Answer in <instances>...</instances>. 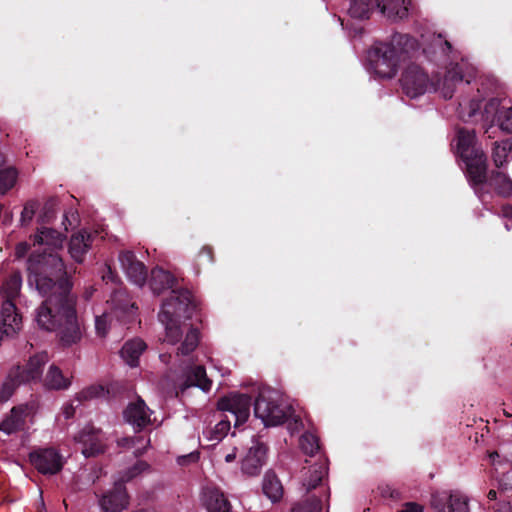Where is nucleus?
Instances as JSON below:
<instances>
[{
	"label": "nucleus",
	"mask_w": 512,
	"mask_h": 512,
	"mask_svg": "<svg viewBox=\"0 0 512 512\" xmlns=\"http://www.w3.org/2000/svg\"><path fill=\"white\" fill-rule=\"evenodd\" d=\"M262 489L264 494L272 501L277 502L283 496V486L273 471H267L264 479Z\"/></svg>",
	"instance_id": "nucleus-29"
},
{
	"label": "nucleus",
	"mask_w": 512,
	"mask_h": 512,
	"mask_svg": "<svg viewBox=\"0 0 512 512\" xmlns=\"http://www.w3.org/2000/svg\"><path fill=\"white\" fill-rule=\"evenodd\" d=\"M55 216V200L50 199L48 200L43 208L42 211L38 217V222L42 225L50 223L51 220Z\"/></svg>",
	"instance_id": "nucleus-40"
},
{
	"label": "nucleus",
	"mask_w": 512,
	"mask_h": 512,
	"mask_svg": "<svg viewBox=\"0 0 512 512\" xmlns=\"http://www.w3.org/2000/svg\"><path fill=\"white\" fill-rule=\"evenodd\" d=\"M42 382L45 389L56 391L68 389L71 385V380L64 376L62 370L55 364L50 365Z\"/></svg>",
	"instance_id": "nucleus-26"
},
{
	"label": "nucleus",
	"mask_w": 512,
	"mask_h": 512,
	"mask_svg": "<svg viewBox=\"0 0 512 512\" xmlns=\"http://www.w3.org/2000/svg\"><path fill=\"white\" fill-rule=\"evenodd\" d=\"M18 171L14 167L0 169V193L5 194L12 189L17 181Z\"/></svg>",
	"instance_id": "nucleus-32"
},
{
	"label": "nucleus",
	"mask_w": 512,
	"mask_h": 512,
	"mask_svg": "<svg viewBox=\"0 0 512 512\" xmlns=\"http://www.w3.org/2000/svg\"><path fill=\"white\" fill-rule=\"evenodd\" d=\"M49 361V355L46 351L36 353L31 356L25 365H17L9 372L11 380L30 384L42 381L43 368Z\"/></svg>",
	"instance_id": "nucleus-9"
},
{
	"label": "nucleus",
	"mask_w": 512,
	"mask_h": 512,
	"mask_svg": "<svg viewBox=\"0 0 512 512\" xmlns=\"http://www.w3.org/2000/svg\"><path fill=\"white\" fill-rule=\"evenodd\" d=\"M292 512H321V500L312 498L305 504L294 506Z\"/></svg>",
	"instance_id": "nucleus-42"
},
{
	"label": "nucleus",
	"mask_w": 512,
	"mask_h": 512,
	"mask_svg": "<svg viewBox=\"0 0 512 512\" xmlns=\"http://www.w3.org/2000/svg\"><path fill=\"white\" fill-rule=\"evenodd\" d=\"M379 5L376 8L392 20H402L408 16V8L405 0H377Z\"/></svg>",
	"instance_id": "nucleus-28"
},
{
	"label": "nucleus",
	"mask_w": 512,
	"mask_h": 512,
	"mask_svg": "<svg viewBox=\"0 0 512 512\" xmlns=\"http://www.w3.org/2000/svg\"><path fill=\"white\" fill-rule=\"evenodd\" d=\"M137 512H157L155 508L153 507H146V508H140L137 510Z\"/></svg>",
	"instance_id": "nucleus-53"
},
{
	"label": "nucleus",
	"mask_w": 512,
	"mask_h": 512,
	"mask_svg": "<svg viewBox=\"0 0 512 512\" xmlns=\"http://www.w3.org/2000/svg\"><path fill=\"white\" fill-rule=\"evenodd\" d=\"M443 95L446 99H450L453 96V90H450L449 87H445L443 91Z\"/></svg>",
	"instance_id": "nucleus-50"
},
{
	"label": "nucleus",
	"mask_w": 512,
	"mask_h": 512,
	"mask_svg": "<svg viewBox=\"0 0 512 512\" xmlns=\"http://www.w3.org/2000/svg\"><path fill=\"white\" fill-rule=\"evenodd\" d=\"M28 415V406L19 405L11 409L10 415L0 423V431L12 434L23 429L25 418Z\"/></svg>",
	"instance_id": "nucleus-24"
},
{
	"label": "nucleus",
	"mask_w": 512,
	"mask_h": 512,
	"mask_svg": "<svg viewBox=\"0 0 512 512\" xmlns=\"http://www.w3.org/2000/svg\"><path fill=\"white\" fill-rule=\"evenodd\" d=\"M267 446L258 441L251 446L242 460L243 473L254 476L260 473L262 466L266 461Z\"/></svg>",
	"instance_id": "nucleus-18"
},
{
	"label": "nucleus",
	"mask_w": 512,
	"mask_h": 512,
	"mask_svg": "<svg viewBox=\"0 0 512 512\" xmlns=\"http://www.w3.org/2000/svg\"><path fill=\"white\" fill-rule=\"evenodd\" d=\"M28 281L45 300L38 307L36 322L46 331H57L63 347L77 344L82 329L76 314L72 283L61 256L54 251L32 253L28 258Z\"/></svg>",
	"instance_id": "nucleus-1"
},
{
	"label": "nucleus",
	"mask_w": 512,
	"mask_h": 512,
	"mask_svg": "<svg viewBox=\"0 0 512 512\" xmlns=\"http://www.w3.org/2000/svg\"><path fill=\"white\" fill-rule=\"evenodd\" d=\"M511 149L512 143L509 140L502 141L501 143L495 142L492 158L496 167L503 166Z\"/></svg>",
	"instance_id": "nucleus-33"
},
{
	"label": "nucleus",
	"mask_w": 512,
	"mask_h": 512,
	"mask_svg": "<svg viewBox=\"0 0 512 512\" xmlns=\"http://www.w3.org/2000/svg\"><path fill=\"white\" fill-rule=\"evenodd\" d=\"M377 5V0H352L348 12L352 18L369 19Z\"/></svg>",
	"instance_id": "nucleus-30"
},
{
	"label": "nucleus",
	"mask_w": 512,
	"mask_h": 512,
	"mask_svg": "<svg viewBox=\"0 0 512 512\" xmlns=\"http://www.w3.org/2000/svg\"><path fill=\"white\" fill-rule=\"evenodd\" d=\"M487 497L489 500H496L497 498V492L494 490V489H491L488 494H487Z\"/></svg>",
	"instance_id": "nucleus-51"
},
{
	"label": "nucleus",
	"mask_w": 512,
	"mask_h": 512,
	"mask_svg": "<svg viewBox=\"0 0 512 512\" xmlns=\"http://www.w3.org/2000/svg\"><path fill=\"white\" fill-rule=\"evenodd\" d=\"M328 474V467L325 463H316L311 465L307 472L304 474L303 486L306 488V492L310 493L312 490L319 489V495L311 494L305 501L298 503L295 506L305 504L312 500V498H318L323 501L322 498H329L328 489L324 487L323 480Z\"/></svg>",
	"instance_id": "nucleus-13"
},
{
	"label": "nucleus",
	"mask_w": 512,
	"mask_h": 512,
	"mask_svg": "<svg viewBox=\"0 0 512 512\" xmlns=\"http://www.w3.org/2000/svg\"><path fill=\"white\" fill-rule=\"evenodd\" d=\"M235 458H236V454L235 453H230V454H227L225 456V461L227 463H230V462H233L235 460Z\"/></svg>",
	"instance_id": "nucleus-52"
},
{
	"label": "nucleus",
	"mask_w": 512,
	"mask_h": 512,
	"mask_svg": "<svg viewBox=\"0 0 512 512\" xmlns=\"http://www.w3.org/2000/svg\"><path fill=\"white\" fill-rule=\"evenodd\" d=\"M418 41L408 35L395 33L390 42H376L368 52L371 69L380 78H393L400 64L418 51Z\"/></svg>",
	"instance_id": "nucleus-2"
},
{
	"label": "nucleus",
	"mask_w": 512,
	"mask_h": 512,
	"mask_svg": "<svg viewBox=\"0 0 512 512\" xmlns=\"http://www.w3.org/2000/svg\"><path fill=\"white\" fill-rule=\"evenodd\" d=\"M22 277L19 271L12 272L2 286L4 301L0 313V342L4 337L15 335L22 326L15 299L20 295Z\"/></svg>",
	"instance_id": "nucleus-5"
},
{
	"label": "nucleus",
	"mask_w": 512,
	"mask_h": 512,
	"mask_svg": "<svg viewBox=\"0 0 512 512\" xmlns=\"http://www.w3.org/2000/svg\"><path fill=\"white\" fill-rule=\"evenodd\" d=\"M148 410L144 400L138 398L137 401L129 403L123 411V417L136 431H141L150 424V414Z\"/></svg>",
	"instance_id": "nucleus-19"
},
{
	"label": "nucleus",
	"mask_w": 512,
	"mask_h": 512,
	"mask_svg": "<svg viewBox=\"0 0 512 512\" xmlns=\"http://www.w3.org/2000/svg\"><path fill=\"white\" fill-rule=\"evenodd\" d=\"M431 506L436 512H469L468 499L459 492L432 494Z\"/></svg>",
	"instance_id": "nucleus-14"
},
{
	"label": "nucleus",
	"mask_w": 512,
	"mask_h": 512,
	"mask_svg": "<svg viewBox=\"0 0 512 512\" xmlns=\"http://www.w3.org/2000/svg\"><path fill=\"white\" fill-rule=\"evenodd\" d=\"M146 343L139 338H135L127 341L121 351V357L131 367H136L139 364V358L142 353L146 350Z\"/></svg>",
	"instance_id": "nucleus-27"
},
{
	"label": "nucleus",
	"mask_w": 512,
	"mask_h": 512,
	"mask_svg": "<svg viewBox=\"0 0 512 512\" xmlns=\"http://www.w3.org/2000/svg\"><path fill=\"white\" fill-rule=\"evenodd\" d=\"M129 495L122 482H115L114 486L105 492L99 499L102 512H122L129 505Z\"/></svg>",
	"instance_id": "nucleus-15"
},
{
	"label": "nucleus",
	"mask_w": 512,
	"mask_h": 512,
	"mask_svg": "<svg viewBox=\"0 0 512 512\" xmlns=\"http://www.w3.org/2000/svg\"><path fill=\"white\" fill-rule=\"evenodd\" d=\"M436 41L439 44H441L443 53L448 54L452 51L451 43L447 40H443V37L441 34H438Z\"/></svg>",
	"instance_id": "nucleus-47"
},
{
	"label": "nucleus",
	"mask_w": 512,
	"mask_h": 512,
	"mask_svg": "<svg viewBox=\"0 0 512 512\" xmlns=\"http://www.w3.org/2000/svg\"><path fill=\"white\" fill-rule=\"evenodd\" d=\"M63 413H64V416H65V418H66V419H70V418H72V417L74 416V414H75V408L73 407V405H72V404L67 405V406L64 408Z\"/></svg>",
	"instance_id": "nucleus-49"
},
{
	"label": "nucleus",
	"mask_w": 512,
	"mask_h": 512,
	"mask_svg": "<svg viewBox=\"0 0 512 512\" xmlns=\"http://www.w3.org/2000/svg\"><path fill=\"white\" fill-rule=\"evenodd\" d=\"M30 249V245L27 242H21L16 246V256L18 258L24 257Z\"/></svg>",
	"instance_id": "nucleus-46"
},
{
	"label": "nucleus",
	"mask_w": 512,
	"mask_h": 512,
	"mask_svg": "<svg viewBox=\"0 0 512 512\" xmlns=\"http://www.w3.org/2000/svg\"><path fill=\"white\" fill-rule=\"evenodd\" d=\"M457 154L465 165L466 177L474 180L480 179V172L484 171V162L487 161L485 153L476 147L474 130L459 128L456 137Z\"/></svg>",
	"instance_id": "nucleus-6"
},
{
	"label": "nucleus",
	"mask_w": 512,
	"mask_h": 512,
	"mask_svg": "<svg viewBox=\"0 0 512 512\" xmlns=\"http://www.w3.org/2000/svg\"><path fill=\"white\" fill-rule=\"evenodd\" d=\"M501 101L498 98L489 99L482 112V118L486 122H491L492 124L498 120L499 114L503 111L504 108H500Z\"/></svg>",
	"instance_id": "nucleus-34"
},
{
	"label": "nucleus",
	"mask_w": 512,
	"mask_h": 512,
	"mask_svg": "<svg viewBox=\"0 0 512 512\" xmlns=\"http://www.w3.org/2000/svg\"><path fill=\"white\" fill-rule=\"evenodd\" d=\"M32 239L33 245H46L53 251L62 248L65 236L53 228L42 226L37 229Z\"/></svg>",
	"instance_id": "nucleus-25"
},
{
	"label": "nucleus",
	"mask_w": 512,
	"mask_h": 512,
	"mask_svg": "<svg viewBox=\"0 0 512 512\" xmlns=\"http://www.w3.org/2000/svg\"><path fill=\"white\" fill-rule=\"evenodd\" d=\"M199 344V331L197 328L191 327L187 332L184 341L177 349V356H187L192 353Z\"/></svg>",
	"instance_id": "nucleus-31"
},
{
	"label": "nucleus",
	"mask_w": 512,
	"mask_h": 512,
	"mask_svg": "<svg viewBox=\"0 0 512 512\" xmlns=\"http://www.w3.org/2000/svg\"><path fill=\"white\" fill-rule=\"evenodd\" d=\"M29 460L33 467L43 475H55L64 466V458L53 447L37 448L29 453Z\"/></svg>",
	"instance_id": "nucleus-10"
},
{
	"label": "nucleus",
	"mask_w": 512,
	"mask_h": 512,
	"mask_svg": "<svg viewBox=\"0 0 512 512\" xmlns=\"http://www.w3.org/2000/svg\"><path fill=\"white\" fill-rule=\"evenodd\" d=\"M214 262L213 249L210 246H203L196 258L197 272L203 266H209Z\"/></svg>",
	"instance_id": "nucleus-39"
},
{
	"label": "nucleus",
	"mask_w": 512,
	"mask_h": 512,
	"mask_svg": "<svg viewBox=\"0 0 512 512\" xmlns=\"http://www.w3.org/2000/svg\"><path fill=\"white\" fill-rule=\"evenodd\" d=\"M203 503L208 512H231L232 509L224 492L216 486L204 488Z\"/></svg>",
	"instance_id": "nucleus-21"
},
{
	"label": "nucleus",
	"mask_w": 512,
	"mask_h": 512,
	"mask_svg": "<svg viewBox=\"0 0 512 512\" xmlns=\"http://www.w3.org/2000/svg\"><path fill=\"white\" fill-rule=\"evenodd\" d=\"M212 381L207 377L206 369L203 365L190 366L185 371V379L179 385L180 391L184 392L190 387H198L207 392L210 390Z\"/></svg>",
	"instance_id": "nucleus-22"
},
{
	"label": "nucleus",
	"mask_w": 512,
	"mask_h": 512,
	"mask_svg": "<svg viewBox=\"0 0 512 512\" xmlns=\"http://www.w3.org/2000/svg\"><path fill=\"white\" fill-rule=\"evenodd\" d=\"M300 447L305 454L313 456L320 449L319 438L313 433L306 432L300 437Z\"/></svg>",
	"instance_id": "nucleus-35"
},
{
	"label": "nucleus",
	"mask_w": 512,
	"mask_h": 512,
	"mask_svg": "<svg viewBox=\"0 0 512 512\" xmlns=\"http://www.w3.org/2000/svg\"><path fill=\"white\" fill-rule=\"evenodd\" d=\"M92 240V234L85 230L72 235L69 242V253L76 262H83L85 254L91 247Z\"/></svg>",
	"instance_id": "nucleus-23"
},
{
	"label": "nucleus",
	"mask_w": 512,
	"mask_h": 512,
	"mask_svg": "<svg viewBox=\"0 0 512 512\" xmlns=\"http://www.w3.org/2000/svg\"><path fill=\"white\" fill-rule=\"evenodd\" d=\"M194 309L195 304L189 290H181L175 297L166 298L163 301L158 319L165 326L168 342L176 343L179 341L182 336L181 319L191 318Z\"/></svg>",
	"instance_id": "nucleus-4"
},
{
	"label": "nucleus",
	"mask_w": 512,
	"mask_h": 512,
	"mask_svg": "<svg viewBox=\"0 0 512 512\" xmlns=\"http://www.w3.org/2000/svg\"><path fill=\"white\" fill-rule=\"evenodd\" d=\"M96 330L98 332V334L100 335H105L106 333V328H105V321L102 317H97L96 318Z\"/></svg>",
	"instance_id": "nucleus-48"
},
{
	"label": "nucleus",
	"mask_w": 512,
	"mask_h": 512,
	"mask_svg": "<svg viewBox=\"0 0 512 512\" xmlns=\"http://www.w3.org/2000/svg\"><path fill=\"white\" fill-rule=\"evenodd\" d=\"M38 208H39L38 201L29 200L28 202H26V204L24 205V208L21 212L20 222H21L22 226H26L32 221Z\"/></svg>",
	"instance_id": "nucleus-38"
},
{
	"label": "nucleus",
	"mask_w": 512,
	"mask_h": 512,
	"mask_svg": "<svg viewBox=\"0 0 512 512\" xmlns=\"http://www.w3.org/2000/svg\"><path fill=\"white\" fill-rule=\"evenodd\" d=\"M110 305L109 316L117 321L128 324L135 320L138 307L131 300L128 291L125 288L115 289L108 301Z\"/></svg>",
	"instance_id": "nucleus-11"
},
{
	"label": "nucleus",
	"mask_w": 512,
	"mask_h": 512,
	"mask_svg": "<svg viewBox=\"0 0 512 512\" xmlns=\"http://www.w3.org/2000/svg\"><path fill=\"white\" fill-rule=\"evenodd\" d=\"M507 507H508V512H512V502H508Z\"/></svg>",
	"instance_id": "nucleus-55"
},
{
	"label": "nucleus",
	"mask_w": 512,
	"mask_h": 512,
	"mask_svg": "<svg viewBox=\"0 0 512 512\" xmlns=\"http://www.w3.org/2000/svg\"><path fill=\"white\" fill-rule=\"evenodd\" d=\"M499 128L506 132H512V107L505 108L498 116Z\"/></svg>",
	"instance_id": "nucleus-41"
},
{
	"label": "nucleus",
	"mask_w": 512,
	"mask_h": 512,
	"mask_svg": "<svg viewBox=\"0 0 512 512\" xmlns=\"http://www.w3.org/2000/svg\"><path fill=\"white\" fill-rule=\"evenodd\" d=\"M254 415L264 426L270 427L283 424L289 413L288 407L282 403L279 391L262 388L254 400Z\"/></svg>",
	"instance_id": "nucleus-7"
},
{
	"label": "nucleus",
	"mask_w": 512,
	"mask_h": 512,
	"mask_svg": "<svg viewBox=\"0 0 512 512\" xmlns=\"http://www.w3.org/2000/svg\"><path fill=\"white\" fill-rule=\"evenodd\" d=\"M493 127V125H490V127H488L486 130H485V133L486 134H489V130Z\"/></svg>",
	"instance_id": "nucleus-56"
},
{
	"label": "nucleus",
	"mask_w": 512,
	"mask_h": 512,
	"mask_svg": "<svg viewBox=\"0 0 512 512\" xmlns=\"http://www.w3.org/2000/svg\"><path fill=\"white\" fill-rule=\"evenodd\" d=\"M403 92L410 98L423 95L431 85L428 74L416 64L408 65L400 79Z\"/></svg>",
	"instance_id": "nucleus-12"
},
{
	"label": "nucleus",
	"mask_w": 512,
	"mask_h": 512,
	"mask_svg": "<svg viewBox=\"0 0 512 512\" xmlns=\"http://www.w3.org/2000/svg\"><path fill=\"white\" fill-rule=\"evenodd\" d=\"M149 464L145 461H137L132 467L128 468L125 473L122 475L119 482H122L124 485L126 482L131 481L138 475H140L142 472L149 469Z\"/></svg>",
	"instance_id": "nucleus-37"
},
{
	"label": "nucleus",
	"mask_w": 512,
	"mask_h": 512,
	"mask_svg": "<svg viewBox=\"0 0 512 512\" xmlns=\"http://www.w3.org/2000/svg\"><path fill=\"white\" fill-rule=\"evenodd\" d=\"M106 389L103 385H91L87 388H84L76 395V400L80 403L88 400H92L95 398L105 396Z\"/></svg>",
	"instance_id": "nucleus-36"
},
{
	"label": "nucleus",
	"mask_w": 512,
	"mask_h": 512,
	"mask_svg": "<svg viewBox=\"0 0 512 512\" xmlns=\"http://www.w3.org/2000/svg\"><path fill=\"white\" fill-rule=\"evenodd\" d=\"M119 261L128 279L137 286H143L147 280L146 266L136 258L133 251H122Z\"/></svg>",
	"instance_id": "nucleus-16"
},
{
	"label": "nucleus",
	"mask_w": 512,
	"mask_h": 512,
	"mask_svg": "<svg viewBox=\"0 0 512 512\" xmlns=\"http://www.w3.org/2000/svg\"><path fill=\"white\" fill-rule=\"evenodd\" d=\"M480 107H481L480 101L471 100L467 117L462 116V119L465 122L472 120L476 116L477 112L480 110Z\"/></svg>",
	"instance_id": "nucleus-44"
},
{
	"label": "nucleus",
	"mask_w": 512,
	"mask_h": 512,
	"mask_svg": "<svg viewBox=\"0 0 512 512\" xmlns=\"http://www.w3.org/2000/svg\"><path fill=\"white\" fill-rule=\"evenodd\" d=\"M252 398L247 394L231 393L221 397L217 402L218 410L228 412L230 416L224 415L213 429L205 432L210 441L220 442L231 428V418L234 420V427L238 428L244 424L250 415Z\"/></svg>",
	"instance_id": "nucleus-3"
},
{
	"label": "nucleus",
	"mask_w": 512,
	"mask_h": 512,
	"mask_svg": "<svg viewBox=\"0 0 512 512\" xmlns=\"http://www.w3.org/2000/svg\"><path fill=\"white\" fill-rule=\"evenodd\" d=\"M423 507L416 502H407L403 505L402 509L397 512H422Z\"/></svg>",
	"instance_id": "nucleus-45"
},
{
	"label": "nucleus",
	"mask_w": 512,
	"mask_h": 512,
	"mask_svg": "<svg viewBox=\"0 0 512 512\" xmlns=\"http://www.w3.org/2000/svg\"><path fill=\"white\" fill-rule=\"evenodd\" d=\"M452 78L454 79H457L458 81H462V76L461 75H458L457 73H454Z\"/></svg>",
	"instance_id": "nucleus-54"
},
{
	"label": "nucleus",
	"mask_w": 512,
	"mask_h": 512,
	"mask_svg": "<svg viewBox=\"0 0 512 512\" xmlns=\"http://www.w3.org/2000/svg\"><path fill=\"white\" fill-rule=\"evenodd\" d=\"M19 385H21V383H17L15 381L11 380L10 377L8 376V381H6L3 384L0 398L2 400H7L13 394L15 388Z\"/></svg>",
	"instance_id": "nucleus-43"
},
{
	"label": "nucleus",
	"mask_w": 512,
	"mask_h": 512,
	"mask_svg": "<svg viewBox=\"0 0 512 512\" xmlns=\"http://www.w3.org/2000/svg\"><path fill=\"white\" fill-rule=\"evenodd\" d=\"M487 168L486 161L484 162V171L480 172L479 181L467 177L475 194L483 203L487 202L492 194L501 198L510 197L512 195V179L500 171H492L488 176Z\"/></svg>",
	"instance_id": "nucleus-8"
},
{
	"label": "nucleus",
	"mask_w": 512,
	"mask_h": 512,
	"mask_svg": "<svg viewBox=\"0 0 512 512\" xmlns=\"http://www.w3.org/2000/svg\"><path fill=\"white\" fill-rule=\"evenodd\" d=\"M149 285L152 292L156 295L171 289V296L169 298L175 297L181 290H187L186 288L178 287V281L175 276L159 267L152 269Z\"/></svg>",
	"instance_id": "nucleus-17"
},
{
	"label": "nucleus",
	"mask_w": 512,
	"mask_h": 512,
	"mask_svg": "<svg viewBox=\"0 0 512 512\" xmlns=\"http://www.w3.org/2000/svg\"><path fill=\"white\" fill-rule=\"evenodd\" d=\"M100 430L94 427H85L75 437L76 441L82 444V453L85 457H92L104 452V445L99 437Z\"/></svg>",
	"instance_id": "nucleus-20"
}]
</instances>
